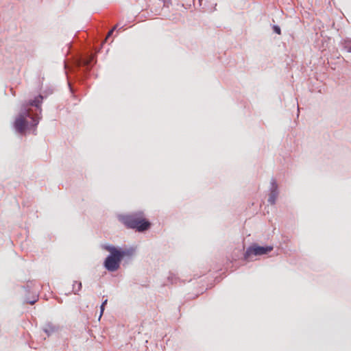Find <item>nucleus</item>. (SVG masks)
<instances>
[{"instance_id":"1","label":"nucleus","mask_w":351,"mask_h":351,"mask_svg":"<svg viewBox=\"0 0 351 351\" xmlns=\"http://www.w3.org/2000/svg\"><path fill=\"white\" fill-rule=\"evenodd\" d=\"M43 100V97L39 95L33 100H29L22 105L13 123L17 133L23 134L27 130L35 129L39 123L40 117L37 112L41 113L40 105Z\"/></svg>"},{"instance_id":"2","label":"nucleus","mask_w":351,"mask_h":351,"mask_svg":"<svg viewBox=\"0 0 351 351\" xmlns=\"http://www.w3.org/2000/svg\"><path fill=\"white\" fill-rule=\"evenodd\" d=\"M102 248L110 254L104 261V267L109 272H114L120 268L124 258H131L136 252L134 247H119L112 245H104Z\"/></svg>"},{"instance_id":"3","label":"nucleus","mask_w":351,"mask_h":351,"mask_svg":"<svg viewBox=\"0 0 351 351\" xmlns=\"http://www.w3.org/2000/svg\"><path fill=\"white\" fill-rule=\"evenodd\" d=\"M119 221L127 228L136 230L143 232L147 230L151 223L145 218L143 211H137L130 214H119L117 215Z\"/></svg>"},{"instance_id":"4","label":"nucleus","mask_w":351,"mask_h":351,"mask_svg":"<svg viewBox=\"0 0 351 351\" xmlns=\"http://www.w3.org/2000/svg\"><path fill=\"white\" fill-rule=\"evenodd\" d=\"M272 250V246H259L256 244H253L247 249L244 257L245 260L249 261L252 255L260 256L267 254Z\"/></svg>"},{"instance_id":"5","label":"nucleus","mask_w":351,"mask_h":351,"mask_svg":"<svg viewBox=\"0 0 351 351\" xmlns=\"http://www.w3.org/2000/svg\"><path fill=\"white\" fill-rule=\"evenodd\" d=\"M270 193L269 195L268 202L274 205L276 204L277 197L279 194L278 186L275 179L272 178L270 182Z\"/></svg>"},{"instance_id":"6","label":"nucleus","mask_w":351,"mask_h":351,"mask_svg":"<svg viewBox=\"0 0 351 351\" xmlns=\"http://www.w3.org/2000/svg\"><path fill=\"white\" fill-rule=\"evenodd\" d=\"M60 328L58 325L54 324L51 322L46 323L43 327V331L47 335L48 337L56 332H58L60 330Z\"/></svg>"},{"instance_id":"7","label":"nucleus","mask_w":351,"mask_h":351,"mask_svg":"<svg viewBox=\"0 0 351 351\" xmlns=\"http://www.w3.org/2000/svg\"><path fill=\"white\" fill-rule=\"evenodd\" d=\"M94 60V56L88 55L86 58H80L75 62V66L80 68L82 66L87 67L91 66V64Z\"/></svg>"},{"instance_id":"8","label":"nucleus","mask_w":351,"mask_h":351,"mask_svg":"<svg viewBox=\"0 0 351 351\" xmlns=\"http://www.w3.org/2000/svg\"><path fill=\"white\" fill-rule=\"evenodd\" d=\"M167 279L168 281L170 282L171 284L176 283L177 282V276L176 274L173 273H169Z\"/></svg>"},{"instance_id":"9","label":"nucleus","mask_w":351,"mask_h":351,"mask_svg":"<svg viewBox=\"0 0 351 351\" xmlns=\"http://www.w3.org/2000/svg\"><path fill=\"white\" fill-rule=\"evenodd\" d=\"M73 291L75 293H76V291H78L81 289L82 288V283L81 282H75L74 285H73Z\"/></svg>"},{"instance_id":"10","label":"nucleus","mask_w":351,"mask_h":351,"mask_svg":"<svg viewBox=\"0 0 351 351\" xmlns=\"http://www.w3.org/2000/svg\"><path fill=\"white\" fill-rule=\"evenodd\" d=\"M107 302H108V300H107V299H106V300H105L102 302V304H101V306H100V317L102 315V314H103V313H104V306H105V305L107 304Z\"/></svg>"},{"instance_id":"11","label":"nucleus","mask_w":351,"mask_h":351,"mask_svg":"<svg viewBox=\"0 0 351 351\" xmlns=\"http://www.w3.org/2000/svg\"><path fill=\"white\" fill-rule=\"evenodd\" d=\"M273 29H274V32H276V34H280L281 31H280V27H279V26H278V25H274V26L273 27Z\"/></svg>"},{"instance_id":"12","label":"nucleus","mask_w":351,"mask_h":351,"mask_svg":"<svg viewBox=\"0 0 351 351\" xmlns=\"http://www.w3.org/2000/svg\"><path fill=\"white\" fill-rule=\"evenodd\" d=\"M117 28V26H114L110 31L108 32V34H107V36H106V38L105 40V41L112 36L113 32L114 31V29Z\"/></svg>"},{"instance_id":"13","label":"nucleus","mask_w":351,"mask_h":351,"mask_svg":"<svg viewBox=\"0 0 351 351\" xmlns=\"http://www.w3.org/2000/svg\"><path fill=\"white\" fill-rule=\"evenodd\" d=\"M346 47H348V51L351 52V41L348 40L346 43Z\"/></svg>"},{"instance_id":"14","label":"nucleus","mask_w":351,"mask_h":351,"mask_svg":"<svg viewBox=\"0 0 351 351\" xmlns=\"http://www.w3.org/2000/svg\"><path fill=\"white\" fill-rule=\"evenodd\" d=\"M64 67L66 73L72 69V68L69 67L66 64H64Z\"/></svg>"},{"instance_id":"15","label":"nucleus","mask_w":351,"mask_h":351,"mask_svg":"<svg viewBox=\"0 0 351 351\" xmlns=\"http://www.w3.org/2000/svg\"><path fill=\"white\" fill-rule=\"evenodd\" d=\"M36 302V299H34L33 300L27 301V302L30 304H34Z\"/></svg>"}]
</instances>
